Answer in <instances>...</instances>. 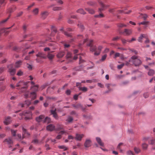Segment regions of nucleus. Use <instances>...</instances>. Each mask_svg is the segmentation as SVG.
<instances>
[{
  "label": "nucleus",
  "instance_id": "obj_64",
  "mask_svg": "<svg viewBox=\"0 0 155 155\" xmlns=\"http://www.w3.org/2000/svg\"><path fill=\"white\" fill-rule=\"evenodd\" d=\"M71 91L70 90H67L66 92V93L67 95H69L71 94Z\"/></svg>",
  "mask_w": 155,
  "mask_h": 155
},
{
  "label": "nucleus",
  "instance_id": "obj_15",
  "mask_svg": "<svg viewBox=\"0 0 155 155\" xmlns=\"http://www.w3.org/2000/svg\"><path fill=\"white\" fill-rule=\"evenodd\" d=\"M96 140L97 143L99 144L101 147H103L104 146V143H103L101 139L99 137H96Z\"/></svg>",
  "mask_w": 155,
  "mask_h": 155
},
{
  "label": "nucleus",
  "instance_id": "obj_34",
  "mask_svg": "<svg viewBox=\"0 0 155 155\" xmlns=\"http://www.w3.org/2000/svg\"><path fill=\"white\" fill-rule=\"evenodd\" d=\"M54 56V55L50 53H48L47 55L48 58L50 60L52 59Z\"/></svg>",
  "mask_w": 155,
  "mask_h": 155
},
{
  "label": "nucleus",
  "instance_id": "obj_28",
  "mask_svg": "<svg viewBox=\"0 0 155 155\" xmlns=\"http://www.w3.org/2000/svg\"><path fill=\"white\" fill-rule=\"evenodd\" d=\"M90 48V51L92 52L96 51L97 50V47L95 45H93Z\"/></svg>",
  "mask_w": 155,
  "mask_h": 155
},
{
  "label": "nucleus",
  "instance_id": "obj_16",
  "mask_svg": "<svg viewBox=\"0 0 155 155\" xmlns=\"http://www.w3.org/2000/svg\"><path fill=\"white\" fill-rule=\"evenodd\" d=\"M22 47L15 46L13 48V50L17 52H20L21 50Z\"/></svg>",
  "mask_w": 155,
  "mask_h": 155
},
{
  "label": "nucleus",
  "instance_id": "obj_30",
  "mask_svg": "<svg viewBox=\"0 0 155 155\" xmlns=\"http://www.w3.org/2000/svg\"><path fill=\"white\" fill-rule=\"evenodd\" d=\"M82 104H73L72 106L74 107L75 108L78 109L81 108Z\"/></svg>",
  "mask_w": 155,
  "mask_h": 155
},
{
  "label": "nucleus",
  "instance_id": "obj_27",
  "mask_svg": "<svg viewBox=\"0 0 155 155\" xmlns=\"http://www.w3.org/2000/svg\"><path fill=\"white\" fill-rule=\"evenodd\" d=\"M51 120L50 117H46L44 121V123H50L51 122Z\"/></svg>",
  "mask_w": 155,
  "mask_h": 155
},
{
  "label": "nucleus",
  "instance_id": "obj_40",
  "mask_svg": "<svg viewBox=\"0 0 155 155\" xmlns=\"http://www.w3.org/2000/svg\"><path fill=\"white\" fill-rule=\"evenodd\" d=\"M134 150L136 153H139L140 150L139 148L135 147L134 148Z\"/></svg>",
  "mask_w": 155,
  "mask_h": 155
},
{
  "label": "nucleus",
  "instance_id": "obj_43",
  "mask_svg": "<svg viewBox=\"0 0 155 155\" xmlns=\"http://www.w3.org/2000/svg\"><path fill=\"white\" fill-rule=\"evenodd\" d=\"M27 67L29 70H31L32 68V66L31 65L28 63H27Z\"/></svg>",
  "mask_w": 155,
  "mask_h": 155
},
{
  "label": "nucleus",
  "instance_id": "obj_48",
  "mask_svg": "<svg viewBox=\"0 0 155 155\" xmlns=\"http://www.w3.org/2000/svg\"><path fill=\"white\" fill-rule=\"evenodd\" d=\"M33 12L35 15H37L38 14V8H35V9L33 10Z\"/></svg>",
  "mask_w": 155,
  "mask_h": 155
},
{
  "label": "nucleus",
  "instance_id": "obj_51",
  "mask_svg": "<svg viewBox=\"0 0 155 155\" xmlns=\"http://www.w3.org/2000/svg\"><path fill=\"white\" fill-rule=\"evenodd\" d=\"M23 74V72L20 70H19L17 74V75L18 76H21Z\"/></svg>",
  "mask_w": 155,
  "mask_h": 155
},
{
  "label": "nucleus",
  "instance_id": "obj_56",
  "mask_svg": "<svg viewBox=\"0 0 155 155\" xmlns=\"http://www.w3.org/2000/svg\"><path fill=\"white\" fill-rule=\"evenodd\" d=\"M149 22L148 21H143L142 22V25L146 26L145 28L147 27V25L149 23Z\"/></svg>",
  "mask_w": 155,
  "mask_h": 155
},
{
  "label": "nucleus",
  "instance_id": "obj_59",
  "mask_svg": "<svg viewBox=\"0 0 155 155\" xmlns=\"http://www.w3.org/2000/svg\"><path fill=\"white\" fill-rule=\"evenodd\" d=\"M71 115H74L76 116L78 115V114L76 113L75 111H72L71 113Z\"/></svg>",
  "mask_w": 155,
  "mask_h": 155
},
{
  "label": "nucleus",
  "instance_id": "obj_14",
  "mask_svg": "<svg viewBox=\"0 0 155 155\" xmlns=\"http://www.w3.org/2000/svg\"><path fill=\"white\" fill-rule=\"evenodd\" d=\"M36 56L40 58H43L44 59H46V56L42 53L39 52L38 54L36 55Z\"/></svg>",
  "mask_w": 155,
  "mask_h": 155
},
{
  "label": "nucleus",
  "instance_id": "obj_1",
  "mask_svg": "<svg viewBox=\"0 0 155 155\" xmlns=\"http://www.w3.org/2000/svg\"><path fill=\"white\" fill-rule=\"evenodd\" d=\"M137 56H132L131 59L132 60V62L135 66H139L141 64L142 61L139 59L137 58Z\"/></svg>",
  "mask_w": 155,
  "mask_h": 155
},
{
  "label": "nucleus",
  "instance_id": "obj_46",
  "mask_svg": "<svg viewBox=\"0 0 155 155\" xmlns=\"http://www.w3.org/2000/svg\"><path fill=\"white\" fill-rule=\"evenodd\" d=\"M87 3L88 5L90 6H94L95 4V2H87Z\"/></svg>",
  "mask_w": 155,
  "mask_h": 155
},
{
  "label": "nucleus",
  "instance_id": "obj_4",
  "mask_svg": "<svg viewBox=\"0 0 155 155\" xmlns=\"http://www.w3.org/2000/svg\"><path fill=\"white\" fill-rule=\"evenodd\" d=\"M66 58L67 59H69L67 63L68 64L72 61V54L70 52H68L66 56Z\"/></svg>",
  "mask_w": 155,
  "mask_h": 155
},
{
  "label": "nucleus",
  "instance_id": "obj_41",
  "mask_svg": "<svg viewBox=\"0 0 155 155\" xmlns=\"http://www.w3.org/2000/svg\"><path fill=\"white\" fill-rule=\"evenodd\" d=\"M143 37V35L142 34L138 38V41L139 42H142V39Z\"/></svg>",
  "mask_w": 155,
  "mask_h": 155
},
{
  "label": "nucleus",
  "instance_id": "obj_10",
  "mask_svg": "<svg viewBox=\"0 0 155 155\" xmlns=\"http://www.w3.org/2000/svg\"><path fill=\"white\" fill-rule=\"evenodd\" d=\"M45 118V116L44 115H41L35 118V120L38 123L41 121L42 120Z\"/></svg>",
  "mask_w": 155,
  "mask_h": 155
},
{
  "label": "nucleus",
  "instance_id": "obj_2",
  "mask_svg": "<svg viewBox=\"0 0 155 155\" xmlns=\"http://www.w3.org/2000/svg\"><path fill=\"white\" fill-rule=\"evenodd\" d=\"M19 115L21 116L23 115L25 116V117L24 118V119L25 120H30L32 118V114L31 112V111H24L22 113H20Z\"/></svg>",
  "mask_w": 155,
  "mask_h": 155
},
{
  "label": "nucleus",
  "instance_id": "obj_21",
  "mask_svg": "<svg viewBox=\"0 0 155 155\" xmlns=\"http://www.w3.org/2000/svg\"><path fill=\"white\" fill-rule=\"evenodd\" d=\"M100 4L101 8H99L98 12H101L102 11H103L104 10V5L102 2H100Z\"/></svg>",
  "mask_w": 155,
  "mask_h": 155
},
{
  "label": "nucleus",
  "instance_id": "obj_24",
  "mask_svg": "<svg viewBox=\"0 0 155 155\" xmlns=\"http://www.w3.org/2000/svg\"><path fill=\"white\" fill-rule=\"evenodd\" d=\"M155 74L154 71L153 69H150L148 73V74L150 76H153Z\"/></svg>",
  "mask_w": 155,
  "mask_h": 155
},
{
  "label": "nucleus",
  "instance_id": "obj_7",
  "mask_svg": "<svg viewBox=\"0 0 155 155\" xmlns=\"http://www.w3.org/2000/svg\"><path fill=\"white\" fill-rule=\"evenodd\" d=\"M119 31L120 34H124V33H126V35H130L132 33V31L131 30H129L127 29H125L124 31H121L119 29Z\"/></svg>",
  "mask_w": 155,
  "mask_h": 155
},
{
  "label": "nucleus",
  "instance_id": "obj_61",
  "mask_svg": "<svg viewBox=\"0 0 155 155\" xmlns=\"http://www.w3.org/2000/svg\"><path fill=\"white\" fill-rule=\"evenodd\" d=\"M31 142L32 143H34L35 144V143H38V140H37V139H34Z\"/></svg>",
  "mask_w": 155,
  "mask_h": 155
},
{
  "label": "nucleus",
  "instance_id": "obj_50",
  "mask_svg": "<svg viewBox=\"0 0 155 155\" xmlns=\"http://www.w3.org/2000/svg\"><path fill=\"white\" fill-rule=\"evenodd\" d=\"M64 33L66 36L68 37H71V35L70 33H68L67 32L65 31L64 32Z\"/></svg>",
  "mask_w": 155,
  "mask_h": 155
},
{
  "label": "nucleus",
  "instance_id": "obj_19",
  "mask_svg": "<svg viewBox=\"0 0 155 155\" xmlns=\"http://www.w3.org/2000/svg\"><path fill=\"white\" fill-rule=\"evenodd\" d=\"M54 81H52L50 82H48L45 83L44 84L41 86V88L42 89L45 88L46 87L51 84Z\"/></svg>",
  "mask_w": 155,
  "mask_h": 155
},
{
  "label": "nucleus",
  "instance_id": "obj_9",
  "mask_svg": "<svg viewBox=\"0 0 155 155\" xmlns=\"http://www.w3.org/2000/svg\"><path fill=\"white\" fill-rule=\"evenodd\" d=\"M77 26H78V27L82 31H83L85 29V28L84 25L82 24V22L80 21H78V24L77 25Z\"/></svg>",
  "mask_w": 155,
  "mask_h": 155
},
{
  "label": "nucleus",
  "instance_id": "obj_37",
  "mask_svg": "<svg viewBox=\"0 0 155 155\" xmlns=\"http://www.w3.org/2000/svg\"><path fill=\"white\" fill-rule=\"evenodd\" d=\"M94 17L96 18H101L103 17L104 15L103 14L100 13L99 15H95Z\"/></svg>",
  "mask_w": 155,
  "mask_h": 155
},
{
  "label": "nucleus",
  "instance_id": "obj_62",
  "mask_svg": "<svg viewBox=\"0 0 155 155\" xmlns=\"http://www.w3.org/2000/svg\"><path fill=\"white\" fill-rule=\"evenodd\" d=\"M8 12L10 13H11L13 12L14 11L13 10V9L12 8H9L8 9Z\"/></svg>",
  "mask_w": 155,
  "mask_h": 155
},
{
  "label": "nucleus",
  "instance_id": "obj_53",
  "mask_svg": "<svg viewBox=\"0 0 155 155\" xmlns=\"http://www.w3.org/2000/svg\"><path fill=\"white\" fill-rule=\"evenodd\" d=\"M93 41V40H91L90 41V43L89 44H88L87 45V46L90 47V48H91L92 46V45H93L92 44V43Z\"/></svg>",
  "mask_w": 155,
  "mask_h": 155
},
{
  "label": "nucleus",
  "instance_id": "obj_26",
  "mask_svg": "<svg viewBox=\"0 0 155 155\" xmlns=\"http://www.w3.org/2000/svg\"><path fill=\"white\" fill-rule=\"evenodd\" d=\"M33 89V91L32 92H35V93H36V92L38 91V87L37 85H35L33 86L31 88Z\"/></svg>",
  "mask_w": 155,
  "mask_h": 155
},
{
  "label": "nucleus",
  "instance_id": "obj_39",
  "mask_svg": "<svg viewBox=\"0 0 155 155\" xmlns=\"http://www.w3.org/2000/svg\"><path fill=\"white\" fill-rule=\"evenodd\" d=\"M148 146V144L146 143H143L142 144V147L143 149L146 150L147 149Z\"/></svg>",
  "mask_w": 155,
  "mask_h": 155
},
{
  "label": "nucleus",
  "instance_id": "obj_13",
  "mask_svg": "<svg viewBox=\"0 0 155 155\" xmlns=\"http://www.w3.org/2000/svg\"><path fill=\"white\" fill-rule=\"evenodd\" d=\"M91 141L90 140H86L84 143V146L86 147H88L91 146Z\"/></svg>",
  "mask_w": 155,
  "mask_h": 155
},
{
  "label": "nucleus",
  "instance_id": "obj_54",
  "mask_svg": "<svg viewBox=\"0 0 155 155\" xmlns=\"http://www.w3.org/2000/svg\"><path fill=\"white\" fill-rule=\"evenodd\" d=\"M27 92L28 93L25 94L24 95V97L25 99H27L28 98L30 97V96L29 95V94H28V93H29V91H28Z\"/></svg>",
  "mask_w": 155,
  "mask_h": 155
},
{
  "label": "nucleus",
  "instance_id": "obj_17",
  "mask_svg": "<svg viewBox=\"0 0 155 155\" xmlns=\"http://www.w3.org/2000/svg\"><path fill=\"white\" fill-rule=\"evenodd\" d=\"M83 136L84 135L83 134H76L75 138L77 140H81V139L83 137Z\"/></svg>",
  "mask_w": 155,
  "mask_h": 155
},
{
  "label": "nucleus",
  "instance_id": "obj_49",
  "mask_svg": "<svg viewBox=\"0 0 155 155\" xmlns=\"http://www.w3.org/2000/svg\"><path fill=\"white\" fill-rule=\"evenodd\" d=\"M124 65V64L123 63L122 64L117 65V68L118 69H121Z\"/></svg>",
  "mask_w": 155,
  "mask_h": 155
},
{
  "label": "nucleus",
  "instance_id": "obj_32",
  "mask_svg": "<svg viewBox=\"0 0 155 155\" xmlns=\"http://www.w3.org/2000/svg\"><path fill=\"white\" fill-rule=\"evenodd\" d=\"M77 12L83 15L86 14V12L84 11L83 9L81 8L77 10Z\"/></svg>",
  "mask_w": 155,
  "mask_h": 155
},
{
  "label": "nucleus",
  "instance_id": "obj_18",
  "mask_svg": "<svg viewBox=\"0 0 155 155\" xmlns=\"http://www.w3.org/2000/svg\"><path fill=\"white\" fill-rule=\"evenodd\" d=\"M48 15L47 12H43L41 14V18L43 19H44L46 18Z\"/></svg>",
  "mask_w": 155,
  "mask_h": 155
},
{
  "label": "nucleus",
  "instance_id": "obj_57",
  "mask_svg": "<svg viewBox=\"0 0 155 155\" xmlns=\"http://www.w3.org/2000/svg\"><path fill=\"white\" fill-rule=\"evenodd\" d=\"M87 90V87H82L81 89V91L84 92H86Z\"/></svg>",
  "mask_w": 155,
  "mask_h": 155
},
{
  "label": "nucleus",
  "instance_id": "obj_55",
  "mask_svg": "<svg viewBox=\"0 0 155 155\" xmlns=\"http://www.w3.org/2000/svg\"><path fill=\"white\" fill-rule=\"evenodd\" d=\"M27 84H28L27 82L24 83L23 84L25 86V87H22V90L23 89H27L28 87V86L27 85Z\"/></svg>",
  "mask_w": 155,
  "mask_h": 155
},
{
  "label": "nucleus",
  "instance_id": "obj_42",
  "mask_svg": "<svg viewBox=\"0 0 155 155\" xmlns=\"http://www.w3.org/2000/svg\"><path fill=\"white\" fill-rule=\"evenodd\" d=\"M61 9V7H54L53 8V10L54 11H58Z\"/></svg>",
  "mask_w": 155,
  "mask_h": 155
},
{
  "label": "nucleus",
  "instance_id": "obj_52",
  "mask_svg": "<svg viewBox=\"0 0 155 155\" xmlns=\"http://www.w3.org/2000/svg\"><path fill=\"white\" fill-rule=\"evenodd\" d=\"M11 131L12 134L13 136H16V130H13L12 129L11 130Z\"/></svg>",
  "mask_w": 155,
  "mask_h": 155
},
{
  "label": "nucleus",
  "instance_id": "obj_31",
  "mask_svg": "<svg viewBox=\"0 0 155 155\" xmlns=\"http://www.w3.org/2000/svg\"><path fill=\"white\" fill-rule=\"evenodd\" d=\"M22 139H23V138H25V136H24V135L26 133H27V130L25 128H24V127H23L22 128Z\"/></svg>",
  "mask_w": 155,
  "mask_h": 155
},
{
  "label": "nucleus",
  "instance_id": "obj_47",
  "mask_svg": "<svg viewBox=\"0 0 155 155\" xmlns=\"http://www.w3.org/2000/svg\"><path fill=\"white\" fill-rule=\"evenodd\" d=\"M74 69L76 71H80L82 69L78 66L75 67Z\"/></svg>",
  "mask_w": 155,
  "mask_h": 155
},
{
  "label": "nucleus",
  "instance_id": "obj_12",
  "mask_svg": "<svg viewBox=\"0 0 155 155\" xmlns=\"http://www.w3.org/2000/svg\"><path fill=\"white\" fill-rule=\"evenodd\" d=\"M11 122V117L9 116L7 117L4 121V123L6 125L9 124Z\"/></svg>",
  "mask_w": 155,
  "mask_h": 155
},
{
  "label": "nucleus",
  "instance_id": "obj_45",
  "mask_svg": "<svg viewBox=\"0 0 155 155\" xmlns=\"http://www.w3.org/2000/svg\"><path fill=\"white\" fill-rule=\"evenodd\" d=\"M149 143L151 145L155 144V140H151L149 141Z\"/></svg>",
  "mask_w": 155,
  "mask_h": 155
},
{
  "label": "nucleus",
  "instance_id": "obj_25",
  "mask_svg": "<svg viewBox=\"0 0 155 155\" xmlns=\"http://www.w3.org/2000/svg\"><path fill=\"white\" fill-rule=\"evenodd\" d=\"M85 9L90 14H93L95 13V11L93 9L87 8H86Z\"/></svg>",
  "mask_w": 155,
  "mask_h": 155
},
{
  "label": "nucleus",
  "instance_id": "obj_33",
  "mask_svg": "<svg viewBox=\"0 0 155 155\" xmlns=\"http://www.w3.org/2000/svg\"><path fill=\"white\" fill-rule=\"evenodd\" d=\"M117 26L119 28H121L123 27H126V25L121 23H118L117 24Z\"/></svg>",
  "mask_w": 155,
  "mask_h": 155
},
{
  "label": "nucleus",
  "instance_id": "obj_11",
  "mask_svg": "<svg viewBox=\"0 0 155 155\" xmlns=\"http://www.w3.org/2000/svg\"><path fill=\"white\" fill-rule=\"evenodd\" d=\"M37 94L35 92H31L30 93V97L31 98V100H33L36 98Z\"/></svg>",
  "mask_w": 155,
  "mask_h": 155
},
{
  "label": "nucleus",
  "instance_id": "obj_58",
  "mask_svg": "<svg viewBox=\"0 0 155 155\" xmlns=\"http://www.w3.org/2000/svg\"><path fill=\"white\" fill-rule=\"evenodd\" d=\"M105 86L107 87L108 90L110 91H111V89L110 88V84H105Z\"/></svg>",
  "mask_w": 155,
  "mask_h": 155
},
{
  "label": "nucleus",
  "instance_id": "obj_6",
  "mask_svg": "<svg viewBox=\"0 0 155 155\" xmlns=\"http://www.w3.org/2000/svg\"><path fill=\"white\" fill-rule=\"evenodd\" d=\"M31 104V101L28 100H26L25 101L24 103H20L18 104L19 106H21V107H23L25 105H26L27 106Z\"/></svg>",
  "mask_w": 155,
  "mask_h": 155
},
{
  "label": "nucleus",
  "instance_id": "obj_8",
  "mask_svg": "<svg viewBox=\"0 0 155 155\" xmlns=\"http://www.w3.org/2000/svg\"><path fill=\"white\" fill-rule=\"evenodd\" d=\"M55 127L52 124H50L48 125L46 127V129L48 130L52 131L55 129Z\"/></svg>",
  "mask_w": 155,
  "mask_h": 155
},
{
  "label": "nucleus",
  "instance_id": "obj_5",
  "mask_svg": "<svg viewBox=\"0 0 155 155\" xmlns=\"http://www.w3.org/2000/svg\"><path fill=\"white\" fill-rule=\"evenodd\" d=\"M56 109H55L54 110H51L50 113L51 114L53 115V117L56 119H58V116L56 112Z\"/></svg>",
  "mask_w": 155,
  "mask_h": 155
},
{
  "label": "nucleus",
  "instance_id": "obj_3",
  "mask_svg": "<svg viewBox=\"0 0 155 155\" xmlns=\"http://www.w3.org/2000/svg\"><path fill=\"white\" fill-rule=\"evenodd\" d=\"M8 68V72H9L10 74L12 75H13L15 73L16 70L13 68V65L12 64H10L7 66Z\"/></svg>",
  "mask_w": 155,
  "mask_h": 155
},
{
  "label": "nucleus",
  "instance_id": "obj_35",
  "mask_svg": "<svg viewBox=\"0 0 155 155\" xmlns=\"http://www.w3.org/2000/svg\"><path fill=\"white\" fill-rule=\"evenodd\" d=\"M10 15H9V17H8L7 18L2 21L0 22V25H1L2 24H4L5 22H6L9 18V17H10Z\"/></svg>",
  "mask_w": 155,
  "mask_h": 155
},
{
  "label": "nucleus",
  "instance_id": "obj_60",
  "mask_svg": "<svg viewBox=\"0 0 155 155\" xmlns=\"http://www.w3.org/2000/svg\"><path fill=\"white\" fill-rule=\"evenodd\" d=\"M143 97L145 98L148 97L149 95L148 93H145L143 94Z\"/></svg>",
  "mask_w": 155,
  "mask_h": 155
},
{
  "label": "nucleus",
  "instance_id": "obj_20",
  "mask_svg": "<svg viewBox=\"0 0 155 155\" xmlns=\"http://www.w3.org/2000/svg\"><path fill=\"white\" fill-rule=\"evenodd\" d=\"M51 30L52 31V33H51V36H53L54 35V34H53V32L55 34L57 31L56 29L55 28V27L54 26H52L51 27Z\"/></svg>",
  "mask_w": 155,
  "mask_h": 155
},
{
  "label": "nucleus",
  "instance_id": "obj_44",
  "mask_svg": "<svg viewBox=\"0 0 155 155\" xmlns=\"http://www.w3.org/2000/svg\"><path fill=\"white\" fill-rule=\"evenodd\" d=\"M107 55L106 54H104L103 55L101 58V59L100 60V61H104L106 58Z\"/></svg>",
  "mask_w": 155,
  "mask_h": 155
},
{
  "label": "nucleus",
  "instance_id": "obj_22",
  "mask_svg": "<svg viewBox=\"0 0 155 155\" xmlns=\"http://www.w3.org/2000/svg\"><path fill=\"white\" fill-rule=\"evenodd\" d=\"M65 54L63 51H60L57 54V57L58 58H61Z\"/></svg>",
  "mask_w": 155,
  "mask_h": 155
},
{
  "label": "nucleus",
  "instance_id": "obj_38",
  "mask_svg": "<svg viewBox=\"0 0 155 155\" xmlns=\"http://www.w3.org/2000/svg\"><path fill=\"white\" fill-rule=\"evenodd\" d=\"M58 147L60 149H64V150H67V148L64 145L59 146H58Z\"/></svg>",
  "mask_w": 155,
  "mask_h": 155
},
{
  "label": "nucleus",
  "instance_id": "obj_23",
  "mask_svg": "<svg viewBox=\"0 0 155 155\" xmlns=\"http://www.w3.org/2000/svg\"><path fill=\"white\" fill-rule=\"evenodd\" d=\"M4 142H6L8 145L12 144L13 142L12 140L10 138L6 139L5 140Z\"/></svg>",
  "mask_w": 155,
  "mask_h": 155
},
{
  "label": "nucleus",
  "instance_id": "obj_63",
  "mask_svg": "<svg viewBox=\"0 0 155 155\" xmlns=\"http://www.w3.org/2000/svg\"><path fill=\"white\" fill-rule=\"evenodd\" d=\"M78 39H82L83 38V36L82 35H77Z\"/></svg>",
  "mask_w": 155,
  "mask_h": 155
},
{
  "label": "nucleus",
  "instance_id": "obj_36",
  "mask_svg": "<svg viewBox=\"0 0 155 155\" xmlns=\"http://www.w3.org/2000/svg\"><path fill=\"white\" fill-rule=\"evenodd\" d=\"M83 116L84 118L86 119H92V116L91 115L87 116L84 114Z\"/></svg>",
  "mask_w": 155,
  "mask_h": 155
},
{
  "label": "nucleus",
  "instance_id": "obj_29",
  "mask_svg": "<svg viewBox=\"0 0 155 155\" xmlns=\"http://www.w3.org/2000/svg\"><path fill=\"white\" fill-rule=\"evenodd\" d=\"M73 117L69 116L68 117L67 119L66 120V121H67L66 124H67L68 123H71L72 122L73 120Z\"/></svg>",
  "mask_w": 155,
  "mask_h": 155
}]
</instances>
